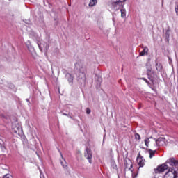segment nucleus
<instances>
[{
	"label": "nucleus",
	"mask_w": 178,
	"mask_h": 178,
	"mask_svg": "<svg viewBox=\"0 0 178 178\" xmlns=\"http://www.w3.org/2000/svg\"><path fill=\"white\" fill-rule=\"evenodd\" d=\"M75 69L79 72V78L81 80H86V67L83 65L81 62H77L75 64Z\"/></svg>",
	"instance_id": "obj_1"
},
{
	"label": "nucleus",
	"mask_w": 178,
	"mask_h": 178,
	"mask_svg": "<svg viewBox=\"0 0 178 178\" xmlns=\"http://www.w3.org/2000/svg\"><path fill=\"white\" fill-rule=\"evenodd\" d=\"M127 0H111V8L113 10H119L120 8H123V3Z\"/></svg>",
	"instance_id": "obj_2"
},
{
	"label": "nucleus",
	"mask_w": 178,
	"mask_h": 178,
	"mask_svg": "<svg viewBox=\"0 0 178 178\" xmlns=\"http://www.w3.org/2000/svg\"><path fill=\"white\" fill-rule=\"evenodd\" d=\"M12 130L15 134H17L18 136H20L23 131V129H22V126H20V124H19V122L17 121L13 123Z\"/></svg>",
	"instance_id": "obj_3"
},
{
	"label": "nucleus",
	"mask_w": 178,
	"mask_h": 178,
	"mask_svg": "<svg viewBox=\"0 0 178 178\" xmlns=\"http://www.w3.org/2000/svg\"><path fill=\"white\" fill-rule=\"evenodd\" d=\"M164 178H177V172L173 168H169L168 172L165 173Z\"/></svg>",
	"instance_id": "obj_4"
},
{
	"label": "nucleus",
	"mask_w": 178,
	"mask_h": 178,
	"mask_svg": "<svg viewBox=\"0 0 178 178\" xmlns=\"http://www.w3.org/2000/svg\"><path fill=\"white\" fill-rule=\"evenodd\" d=\"M84 156H85V158L88 159L89 163H92L91 159L92 158V152H91V149H86Z\"/></svg>",
	"instance_id": "obj_5"
},
{
	"label": "nucleus",
	"mask_w": 178,
	"mask_h": 178,
	"mask_svg": "<svg viewBox=\"0 0 178 178\" xmlns=\"http://www.w3.org/2000/svg\"><path fill=\"white\" fill-rule=\"evenodd\" d=\"M137 164L138 165L139 168H143L145 165V160L143 158L141 155H138L136 159Z\"/></svg>",
	"instance_id": "obj_6"
},
{
	"label": "nucleus",
	"mask_w": 178,
	"mask_h": 178,
	"mask_svg": "<svg viewBox=\"0 0 178 178\" xmlns=\"http://www.w3.org/2000/svg\"><path fill=\"white\" fill-rule=\"evenodd\" d=\"M168 165L162 164L161 165L159 166L156 170V173H162L164 170H168Z\"/></svg>",
	"instance_id": "obj_7"
},
{
	"label": "nucleus",
	"mask_w": 178,
	"mask_h": 178,
	"mask_svg": "<svg viewBox=\"0 0 178 178\" xmlns=\"http://www.w3.org/2000/svg\"><path fill=\"white\" fill-rule=\"evenodd\" d=\"M165 145L166 144V139L165 138H159V140H155L154 145Z\"/></svg>",
	"instance_id": "obj_8"
},
{
	"label": "nucleus",
	"mask_w": 178,
	"mask_h": 178,
	"mask_svg": "<svg viewBox=\"0 0 178 178\" xmlns=\"http://www.w3.org/2000/svg\"><path fill=\"white\" fill-rule=\"evenodd\" d=\"M26 45L29 52H31V54H35V50L34 49V47H33V46L31 45V42H30V40H28L26 42Z\"/></svg>",
	"instance_id": "obj_9"
},
{
	"label": "nucleus",
	"mask_w": 178,
	"mask_h": 178,
	"mask_svg": "<svg viewBox=\"0 0 178 178\" xmlns=\"http://www.w3.org/2000/svg\"><path fill=\"white\" fill-rule=\"evenodd\" d=\"M150 144L152 145H155V139L152 138H148L145 139V144L146 145V147H149V144Z\"/></svg>",
	"instance_id": "obj_10"
},
{
	"label": "nucleus",
	"mask_w": 178,
	"mask_h": 178,
	"mask_svg": "<svg viewBox=\"0 0 178 178\" xmlns=\"http://www.w3.org/2000/svg\"><path fill=\"white\" fill-rule=\"evenodd\" d=\"M168 163L170 165V166H178V161L175 159V158H171L168 160Z\"/></svg>",
	"instance_id": "obj_11"
},
{
	"label": "nucleus",
	"mask_w": 178,
	"mask_h": 178,
	"mask_svg": "<svg viewBox=\"0 0 178 178\" xmlns=\"http://www.w3.org/2000/svg\"><path fill=\"white\" fill-rule=\"evenodd\" d=\"M124 165L126 169L131 170V168H133V163H131V161H130V159L125 160Z\"/></svg>",
	"instance_id": "obj_12"
},
{
	"label": "nucleus",
	"mask_w": 178,
	"mask_h": 178,
	"mask_svg": "<svg viewBox=\"0 0 178 178\" xmlns=\"http://www.w3.org/2000/svg\"><path fill=\"white\" fill-rule=\"evenodd\" d=\"M60 156L63 159V160H61L60 163H61L63 168L64 169H66L67 168V163H66V160H65V159L63 158V155L62 154V153H60Z\"/></svg>",
	"instance_id": "obj_13"
},
{
	"label": "nucleus",
	"mask_w": 178,
	"mask_h": 178,
	"mask_svg": "<svg viewBox=\"0 0 178 178\" xmlns=\"http://www.w3.org/2000/svg\"><path fill=\"white\" fill-rule=\"evenodd\" d=\"M147 68V74L148 76H151V74H153L154 72L152 71V67H151V65L149 64L146 65Z\"/></svg>",
	"instance_id": "obj_14"
},
{
	"label": "nucleus",
	"mask_w": 178,
	"mask_h": 178,
	"mask_svg": "<svg viewBox=\"0 0 178 178\" xmlns=\"http://www.w3.org/2000/svg\"><path fill=\"white\" fill-rule=\"evenodd\" d=\"M139 55L140 56H145V55H148V47H144L143 50L139 54Z\"/></svg>",
	"instance_id": "obj_15"
},
{
	"label": "nucleus",
	"mask_w": 178,
	"mask_h": 178,
	"mask_svg": "<svg viewBox=\"0 0 178 178\" xmlns=\"http://www.w3.org/2000/svg\"><path fill=\"white\" fill-rule=\"evenodd\" d=\"M65 77L69 81L70 84L73 83V77L72 76V74H70V73H67L66 74Z\"/></svg>",
	"instance_id": "obj_16"
},
{
	"label": "nucleus",
	"mask_w": 178,
	"mask_h": 178,
	"mask_svg": "<svg viewBox=\"0 0 178 178\" xmlns=\"http://www.w3.org/2000/svg\"><path fill=\"white\" fill-rule=\"evenodd\" d=\"M97 3H98L97 0H90L89 2L88 6H90V8H92L93 6H95Z\"/></svg>",
	"instance_id": "obj_17"
},
{
	"label": "nucleus",
	"mask_w": 178,
	"mask_h": 178,
	"mask_svg": "<svg viewBox=\"0 0 178 178\" xmlns=\"http://www.w3.org/2000/svg\"><path fill=\"white\" fill-rule=\"evenodd\" d=\"M148 152H149V156L151 159L154 158L155 156V152H156V150H151V149H148Z\"/></svg>",
	"instance_id": "obj_18"
},
{
	"label": "nucleus",
	"mask_w": 178,
	"mask_h": 178,
	"mask_svg": "<svg viewBox=\"0 0 178 178\" xmlns=\"http://www.w3.org/2000/svg\"><path fill=\"white\" fill-rule=\"evenodd\" d=\"M120 12H121V17H126V9L124 8H122L120 10Z\"/></svg>",
	"instance_id": "obj_19"
},
{
	"label": "nucleus",
	"mask_w": 178,
	"mask_h": 178,
	"mask_svg": "<svg viewBox=\"0 0 178 178\" xmlns=\"http://www.w3.org/2000/svg\"><path fill=\"white\" fill-rule=\"evenodd\" d=\"M156 70H158L159 72H161V70H162V64H161V63H156Z\"/></svg>",
	"instance_id": "obj_20"
},
{
	"label": "nucleus",
	"mask_w": 178,
	"mask_h": 178,
	"mask_svg": "<svg viewBox=\"0 0 178 178\" xmlns=\"http://www.w3.org/2000/svg\"><path fill=\"white\" fill-rule=\"evenodd\" d=\"M135 138H136V140H141V137L140 136V134H135Z\"/></svg>",
	"instance_id": "obj_21"
},
{
	"label": "nucleus",
	"mask_w": 178,
	"mask_h": 178,
	"mask_svg": "<svg viewBox=\"0 0 178 178\" xmlns=\"http://www.w3.org/2000/svg\"><path fill=\"white\" fill-rule=\"evenodd\" d=\"M175 10L177 16H178V4L175 6Z\"/></svg>",
	"instance_id": "obj_22"
},
{
	"label": "nucleus",
	"mask_w": 178,
	"mask_h": 178,
	"mask_svg": "<svg viewBox=\"0 0 178 178\" xmlns=\"http://www.w3.org/2000/svg\"><path fill=\"white\" fill-rule=\"evenodd\" d=\"M3 178H13L10 174H6Z\"/></svg>",
	"instance_id": "obj_23"
},
{
	"label": "nucleus",
	"mask_w": 178,
	"mask_h": 178,
	"mask_svg": "<svg viewBox=\"0 0 178 178\" xmlns=\"http://www.w3.org/2000/svg\"><path fill=\"white\" fill-rule=\"evenodd\" d=\"M86 113H87L88 115H90V113H91V110H90L89 108H86Z\"/></svg>",
	"instance_id": "obj_24"
},
{
	"label": "nucleus",
	"mask_w": 178,
	"mask_h": 178,
	"mask_svg": "<svg viewBox=\"0 0 178 178\" xmlns=\"http://www.w3.org/2000/svg\"><path fill=\"white\" fill-rule=\"evenodd\" d=\"M40 178H45V176L44 175V174H42V172H40Z\"/></svg>",
	"instance_id": "obj_25"
},
{
	"label": "nucleus",
	"mask_w": 178,
	"mask_h": 178,
	"mask_svg": "<svg viewBox=\"0 0 178 178\" xmlns=\"http://www.w3.org/2000/svg\"><path fill=\"white\" fill-rule=\"evenodd\" d=\"M142 80H144V81H145V83H147L148 84V80H147V79L142 78Z\"/></svg>",
	"instance_id": "obj_26"
},
{
	"label": "nucleus",
	"mask_w": 178,
	"mask_h": 178,
	"mask_svg": "<svg viewBox=\"0 0 178 178\" xmlns=\"http://www.w3.org/2000/svg\"><path fill=\"white\" fill-rule=\"evenodd\" d=\"M165 34H166L167 37L169 38V31H167Z\"/></svg>",
	"instance_id": "obj_27"
},
{
	"label": "nucleus",
	"mask_w": 178,
	"mask_h": 178,
	"mask_svg": "<svg viewBox=\"0 0 178 178\" xmlns=\"http://www.w3.org/2000/svg\"><path fill=\"white\" fill-rule=\"evenodd\" d=\"M63 115L64 116H69V114H67V113H63Z\"/></svg>",
	"instance_id": "obj_28"
},
{
	"label": "nucleus",
	"mask_w": 178,
	"mask_h": 178,
	"mask_svg": "<svg viewBox=\"0 0 178 178\" xmlns=\"http://www.w3.org/2000/svg\"><path fill=\"white\" fill-rule=\"evenodd\" d=\"M38 45L40 49H41V46L40 45V44H38Z\"/></svg>",
	"instance_id": "obj_29"
},
{
	"label": "nucleus",
	"mask_w": 178,
	"mask_h": 178,
	"mask_svg": "<svg viewBox=\"0 0 178 178\" xmlns=\"http://www.w3.org/2000/svg\"><path fill=\"white\" fill-rule=\"evenodd\" d=\"M70 118L72 119V117H71V116H70Z\"/></svg>",
	"instance_id": "obj_30"
}]
</instances>
